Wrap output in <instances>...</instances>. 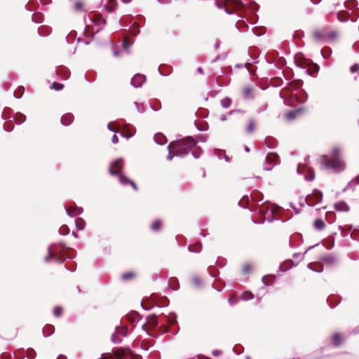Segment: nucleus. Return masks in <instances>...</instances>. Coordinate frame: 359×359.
Masks as SVG:
<instances>
[{"mask_svg": "<svg viewBox=\"0 0 359 359\" xmlns=\"http://www.w3.org/2000/svg\"><path fill=\"white\" fill-rule=\"evenodd\" d=\"M195 137L197 141L201 143L206 142L209 138V136L207 134H197Z\"/></svg>", "mask_w": 359, "mask_h": 359, "instance_id": "obj_57", "label": "nucleus"}, {"mask_svg": "<svg viewBox=\"0 0 359 359\" xmlns=\"http://www.w3.org/2000/svg\"><path fill=\"white\" fill-rule=\"evenodd\" d=\"M309 175H305L304 179L306 182H313L316 178L315 170L312 167L308 168Z\"/></svg>", "mask_w": 359, "mask_h": 359, "instance_id": "obj_40", "label": "nucleus"}, {"mask_svg": "<svg viewBox=\"0 0 359 359\" xmlns=\"http://www.w3.org/2000/svg\"><path fill=\"white\" fill-rule=\"evenodd\" d=\"M65 88V84L62 83H58L56 81L53 82L50 86V88L51 90H55V91H61Z\"/></svg>", "mask_w": 359, "mask_h": 359, "instance_id": "obj_47", "label": "nucleus"}, {"mask_svg": "<svg viewBox=\"0 0 359 359\" xmlns=\"http://www.w3.org/2000/svg\"><path fill=\"white\" fill-rule=\"evenodd\" d=\"M138 24H119L120 27H123V29H130L131 34L136 36L140 34V29L139 27H137Z\"/></svg>", "mask_w": 359, "mask_h": 359, "instance_id": "obj_26", "label": "nucleus"}, {"mask_svg": "<svg viewBox=\"0 0 359 359\" xmlns=\"http://www.w3.org/2000/svg\"><path fill=\"white\" fill-rule=\"evenodd\" d=\"M55 326L52 324H46L42 329V334L43 337L46 338L55 333Z\"/></svg>", "mask_w": 359, "mask_h": 359, "instance_id": "obj_31", "label": "nucleus"}, {"mask_svg": "<svg viewBox=\"0 0 359 359\" xmlns=\"http://www.w3.org/2000/svg\"><path fill=\"white\" fill-rule=\"evenodd\" d=\"M147 76L142 73H136L130 79V85L135 88H140L147 82Z\"/></svg>", "mask_w": 359, "mask_h": 359, "instance_id": "obj_11", "label": "nucleus"}, {"mask_svg": "<svg viewBox=\"0 0 359 359\" xmlns=\"http://www.w3.org/2000/svg\"><path fill=\"white\" fill-rule=\"evenodd\" d=\"M287 262H292V264L288 266L283 267L284 263H282L277 269V274H276L275 279L279 278L280 276H282L283 273H286L299 264V262L294 263L291 259H289Z\"/></svg>", "mask_w": 359, "mask_h": 359, "instance_id": "obj_20", "label": "nucleus"}, {"mask_svg": "<svg viewBox=\"0 0 359 359\" xmlns=\"http://www.w3.org/2000/svg\"><path fill=\"white\" fill-rule=\"evenodd\" d=\"M52 313L54 317L60 318L64 314V308L62 305H55L53 308Z\"/></svg>", "mask_w": 359, "mask_h": 359, "instance_id": "obj_36", "label": "nucleus"}, {"mask_svg": "<svg viewBox=\"0 0 359 359\" xmlns=\"http://www.w3.org/2000/svg\"><path fill=\"white\" fill-rule=\"evenodd\" d=\"M202 249H203V245L201 243H200V244L196 247L188 246V248H187V250L189 252L197 253V254L200 253L202 251Z\"/></svg>", "mask_w": 359, "mask_h": 359, "instance_id": "obj_53", "label": "nucleus"}, {"mask_svg": "<svg viewBox=\"0 0 359 359\" xmlns=\"http://www.w3.org/2000/svg\"><path fill=\"white\" fill-rule=\"evenodd\" d=\"M50 245L51 247L58 245L60 248L61 250L63 252H66L69 249H70V248L67 245L66 242H65L64 241H60L58 242H53V243H50Z\"/></svg>", "mask_w": 359, "mask_h": 359, "instance_id": "obj_43", "label": "nucleus"}, {"mask_svg": "<svg viewBox=\"0 0 359 359\" xmlns=\"http://www.w3.org/2000/svg\"><path fill=\"white\" fill-rule=\"evenodd\" d=\"M308 205L313 207L316 204L322 203L323 199V193L318 189H313L311 194L307 195Z\"/></svg>", "mask_w": 359, "mask_h": 359, "instance_id": "obj_8", "label": "nucleus"}, {"mask_svg": "<svg viewBox=\"0 0 359 359\" xmlns=\"http://www.w3.org/2000/svg\"><path fill=\"white\" fill-rule=\"evenodd\" d=\"M252 271V265L250 263H245L242 269V274L244 276L251 273Z\"/></svg>", "mask_w": 359, "mask_h": 359, "instance_id": "obj_49", "label": "nucleus"}, {"mask_svg": "<svg viewBox=\"0 0 359 359\" xmlns=\"http://www.w3.org/2000/svg\"><path fill=\"white\" fill-rule=\"evenodd\" d=\"M65 252L67 254V259H73L76 257V251L74 248H70V249H69Z\"/></svg>", "mask_w": 359, "mask_h": 359, "instance_id": "obj_62", "label": "nucleus"}, {"mask_svg": "<svg viewBox=\"0 0 359 359\" xmlns=\"http://www.w3.org/2000/svg\"><path fill=\"white\" fill-rule=\"evenodd\" d=\"M53 255L51 252V246L49 245L47 248V254L43 257V262L46 263H48L50 262V257H52Z\"/></svg>", "mask_w": 359, "mask_h": 359, "instance_id": "obj_61", "label": "nucleus"}, {"mask_svg": "<svg viewBox=\"0 0 359 359\" xmlns=\"http://www.w3.org/2000/svg\"><path fill=\"white\" fill-rule=\"evenodd\" d=\"M235 27L239 32H245L248 31L249 27L248 26V24H235Z\"/></svg>", "mask_w": 359, "mask_h": 359, "instance_id": "obj_55", "label": "nucleus"}, {"mask_svg": "<svg viewBox=\"0 0 359 359\" xmlns=\"http://www.w3.org/2000/svg\"><path fill=\"white\" fill-rule=\"evenodd\" d=\"M163 227L164 222L160 217L155 218L149 224L150 231L154 233H161L163 231Z\"/></svg>", "mask_w": 359, "mask_h": 359, "instance_id": "obj_15", "label": "nucleus"}, {"mask_svg": "<svg viewBox=\"0 0 359 359\" xmlns=\"http://www.w3.org/2000/svg\"><path fill=\"white\" fill-rule=\"evenodd\" d=\"M306 109V107L300 106L295 109L289 110L285 114V118L288 121H293L303 115Z\"/></svg>", "mask_w": 359, "mask_h": 359, "instance_id": "obj_10", "label": "nucleus"}, {"mask_svg": "<svg viewBox=\"0 0 359 359\" xmlns=\"http://www.w3.org/2000/svg\"><path fill=\"white\" fill-rule=\"evenodd\" d=\"M256 128V121L255 118H251L248 120V122L245 127V132L247 134H252L254 133Z\"/></svg>", "mask_w": 359, "mask_h": 359, "instance_id": "obj_35", "label": "nucleus"}, {"mask_svg": "<svg viewBox=\"0 0 359 359\" xmlns=\"http://www.w3.org/2000/svg\"><path fill=\"white\" fill-rule=\"evenodd\" d=\"M309 99V95L305 89H302L299 93V102L301 104H304Z\"/></svg>", "mask_w": 359, "mask_h": 359, "instance_id": "obj_48", "label": "nucleus"}, {"mask_svg": "<svg viewBox=\"0 0 359 359\" xmlns=\"http://www.w3.org/2000/svg\"><path fill=\"white\" fill-rule=\"evenodd\" d=\"M130 335V332L124 327L116 325L115 331L111 335L110 340L113 344H119L122 342L124 337Z\"/></svg>", "mask_w": 359, "mask_h": 359, "instance_id": "obj_6", "label": "nucleus"}, {"mask_svg": "<svg viewBox=\"0 0 359 359\" xmlns=\"http://www.w3.org/2000/svg\"><path fill=\"white\" fill-rule=\"evenodd\" d=\"M84 79L87 82L92 83L97 79V72L95 70H88Z\"/></svg>", "mask_w": 359, "mask_h": 359, "instance_id": "obj_33", "label": "nucleus"}, {"mask_svg": "<svg viewBox=\"0 0 359 359\" xmlns=\"http://www.w3.org/2000/svg\"><path fill=\"white\" fill-rule=\"evenodd\" d=\"M334 210L340 212H348L350 210V206L344 200H339L333 204Z\"/></svg>", "mask_w": 359, "mask_h": 359, "instance_id": "obj_18", "label": "nucleus"}, {"mask_svg": "<svg viewBox=\"0 0 359 359\" xmlns=\"http://www.w3.org/2000/svg\"><path fill=\"white\" fill-rule=\"evenodd\" d=\"M251 32L256 36H262L266 32V27L262 25L254 27Z\"/></svg>", "mask_w": 359, "mask_h": 359, "instance_id": "obj_34", "label": "nucleus"}, {"mask_svg": "<svg viewBox=\"0 0 359 359\" xmlns=\"http://www.w3.org/2000/svg\"><path fill=\"white\" fill-rule=\"evenodd\" d=\"M15 117V121L17 122V124H22L25 123L27 120V116L22 113V112H17Z\"/></svg>", "mask_w": 359, "mask_h": 359, "instance_id": "obj_45", "label": "nucleus"}, {"mask_svg": "<svg viewBox=\"0 0 359 359\" xmlns=\"http://www.w3.org/2000/svg\"><path fill=\"white\" fill-rule=\"evenodd\" d=\"M13 109L10 107H6L1 115V119L6 121L7 122L15 121V117L11 114Z\"/></svg>", "mask_w": 359, "mask_h": 359, "instance_id": "obj_25", "label": "nucleus"}, {"mask_svg": "<svg viewBox=\"0 0 359 359\" xmlns=\"http://www.w3.org/2000/svg\"><path fill=\"white\" fill-rule=\"evenodd\" d=\"M177 152L176 153V155L179 158H184L185 156H188L189 154H191V150L190 149L183 148L180 149L179 144L177 145Z\"/></svg>", "mask_w": 359, "mask_h": 359, "instance_id": "obj_38", "label": "nucleus"}, {"mask_svg": "<svg viewBox=\"0 0 359 359\" xmlns=\"http://www.w3.org/2000/svg\"><path fill=\"white\" fill-rule=\"evenodd\" d=\"M332 54V50L330 47H326L323 50H320V55L323 59H326Z\"/></svg>", "mask_w": 359, "mask_h": 359, "instance_id": "obj_56", "label": "nucleus"}, {"mask_svg": "<svg viewBox=\"0 0 359 359\" xmlns=\"http://www.w3.org/2000/svg\"><path fill=\"white\" fill-rule=\"evenodd\" d=\"M342 148L339 146H334L330 154V158L334 161V158L339 156H341Z\"/></svg>", "mask_w": 359, "mask_h": 359, "instance_id": "obj_41", "label": "nucleus"}, {"mask_svg": "<svg viewBox=\"0 0 359 359\" xmlns=\"http://www.w3.org/2000/svg\"><path fill=\"white\" fill-rule=\"evenodd\" d=\"M325 217H326L327 221L330 224H332L336 220V214L333 211H327L325 212Z\"/></svg>", "mask_w": 359, "mask_h": 359, "instance_id": "obj_46", "label": "nucleus"}, {"mask_svg": "<svg viewBox=\"0 0 359 359\" xmlns=\"http://www.w3.org/2000/svg\"><path fill=\"white\" fill-rule=\"evenodd\" d=\"M318 260L323 262L327 266H334L337 262L338 259L334 254H323L318 257Z\"/></svg>", "mask_w": 359, "mask_h": 359, "instance_id": "obj_14", "label": "nucleus"}, {"mask_svg": "<svg viewBox=\"0 0 359 359\" xmlns=\"http://www.w3.org/2000/svg\"><path fill=\"white\" fill-rule=\"evenodd\" d=\"M266 277H271V278H273V279H275L276 278V274H271V273H269V274H267V275H264V276H262V283L264 284V286L260 287V290H264L265 288V286L266 287H269V286H273V284H267V283L265 281V278Z\"/></svg>", "mask_w": 359, "mask_h": 359, "instance_id": "obj_54", "label": "nucleus"}, {"mask_svg": "<svg viewBox=\"0 0 359 359\" xmlns=\"http://www.w3.org/2000/svg\"><path fill=\"white\" fill-rule=\"evenodd\" d=\"M224 4L226 8V12L227 13H231L229 11V8L230 6H233L236 9H240L244 6L243 4L239 0H224Z\"/></svg>", "mask_w": 359, "mask_h": 359, "instance_id": "obj_23", "label": "nucleus"}, {"mask_svg": "<svg viewBox=\"0 0 359 359\" xmlns=\"http://www.w3.org/2000/svg\"><path fill=\"white\" fill-rule=\"evenodd\" d=\"M105 24H85L83 32H86V36H90L93 39L97 42L95 36L104 29Z\"/></svg>", "mask_w": 359, "mask_h": 359, "instance_id": "obj_7", "label": "nucleus"}, {"mask_svg": "<svg viewBox=\"0 0 359 359\" xmlns=\"http://www.w3.org/2000/svg\"><path fill=\"white\" fill-rule=\"evenodd\" d=\"M116 6V0H107V2L105 5L106 10L111 13L113 11L114 8Z\"/></svg>", "mask_w": 359, "mask_h": 359, "instance_id": "obj_51", "label": "nucleus"}, {"mask_svg": "<svg viewBox=\"0 0 359 359\" xmlns=\"http://www.w3.org/2000/svg\"><path fill=\"white\" fill-rule=\"evenodd\" d=\"M70 232V229L67 225H62L58 229V233L61 236H67Z\"/></svg>", "mask_w": 359, "mask_h": 359, "instance_id": "obj_52", "label": "nucleus"}, {"mask_svg": "<svg viewBox=\"0 0 359 359\" xmlns=\"http://www.w3.org/2000/svg\"><path fill=\"white\" fill-rule=\"evenodd\" d=\"M147 323L158 328L162 333H168L175 335L177 333V315L171 311L168 315L161 314L159 316L156 313H152L146 316Z\"/></svg>", "mask_w": 359, "mask_h": 359, "instance_id": "obj_1", "label": "nucleus"}, {"mask_svg": "<svg viewBox=\"0 0 359 359\" xmlns=\"http://www.w3.org/2000/svg\"><path fill=\"white\" fill-rule=\"evenodd\" d=\"M251 197L254 201L260 202L264 198V194L260 191H257V193L253 194Z\"/></svg>", "mask_w": 359, "mask_h": 359, "instance_id": "obj_58", "label": "nucleus"}, {"mask_svg": "<svg viewBox=\"0 0 359 359\" xmlns=\"http://www.w3.org/2000/svg\"><path fill=\"white\" fill-rule=\"evenodd\" d=\"M359 185V173L353 177L346 184V188L355 191V187Z\"/></svg>", "mask_w": 359, "mask_h": 359, "instance_id": "obj_37", "label": "nucleus"}, {"mask_svg": "<svg viewBox=\"0 0 359 359\" xmlns=\"http://www.w3.org/2000/svg\"><path fill=\"white\" fill-rule=\"evenodd\" d=\"M137 277V273L135 270H130L123 272L120 278L124 283H128L135 280Z\"/></svg>", "mask_w": 359, "mask_h": 359, "instance_id": "obj_17", "label": "nucleus"}, {"mask_svg": "<svg viewBox=\"0 0 359 359\" xmlns=\"http://www.w3.org/2000/svg\"><path fill=\"white\" fill-rule=\"evenodd\" d=\"M280 158L276 152H269L263 163V169L266 171H271L273 167L280 164Z\"/></svg>", "mask_w": 359, "mask_h": 359, "instance_id": "obj_5", "label": "nucleus"}, {"mask_svg": "<svg viewBox=\"0 0 359 359\" xmlns=\"http://www.w3.org/2000/svg\"><path fill=\"white\" fill-rule=\"evenodd\" d=\"M243 97L245 100H253L255 98L251 86H247L244 87L243 90Z\"/></svg>", "mask_w": 359, "mask_h": 359, "instance_id": "obj_32", "label": "nucleus"}, {"mask_svg": "<svg viewBox=\"0 0 359 359\" xmlns=\"http://www.w3.org/2000/svg\"><path fill=\"white\" fill-rule=\"evenodd\" d=\"M55 73L58 78L63 81H67L70 78L71 72L68 67L64 65L57 66L55 68Z\"/></svg>", "mask_w": 359, "mask_h": 359, "instance_id": "obj_16", "label": "nucleus"}, {"mask_svg": "<svg viewBox=\"0 0 359 359\" xmlns=\"http://www.w3.org/2000/svg\"><path fill=\"white\" fill-rule=\"evenodd\" d=\"M346 338L339 332H334L330 335V344L332 347L339 348L344 344Z\"/></svg>", "mask_w": 359, "mask_h": 359, "instance_id": "obj_12", "label": "nucleus"}, {"mask_svg": "<svg viewBox=\"0 0 359 359\" xmlns=\"http://www.w3.org/2000/svg\"><path fill=\"white\" fill-rule=\"evenodd\" d=\"M313 227L318 231H322L326 227V224L322 217H316L313 222Z\"/></svg>", "mask_w": 359, "mask_h": 359, "instance_id": "obj_28", "label": "nucleus"}, {"mask_svg": "<svg viewBox=\"0 0 359 359\" xmlns=\"http://www.w3.org/2000/svg\"><path fill=\"white\" fill-rule=\"evenodd\" d=\"M154 141L156 144L163 146L167 143V138L163 135V133L158 132L154 134Z\"/></svg>", "mask_w": 359, "mask_h": 359, "instance_id": "obj_29", "label": "nucleus"}, {"mask_svg": "<svg viewBox=\"0 0 359 359\" xmlns=\"http://www.w3.org/2000/svg\"><path fill=\"white\" fill-rule=\"evenodd\" d=\"M334 163H330L323 158L320 159V165L322 170H332L334 173L339 174L342 172L346 169V162L342 156H337L334 158Z\"/></svg>", "mask_w": 359, "mask_h": 359, "instance_id": "obj_3", "label": "nucleus"}, {"mask_svg": "<svg viewBox=\"0 0 359 359\" xmlns=\"http://www.w3.org/2000/svg\"><path fill=\"white\" fill-rule=\"evenodd\" d=\"M133 43L130 44L127 43L125 41H122L121 43V46L118 48H111V53L114 57H121L123 53H126L127 55H130V48L133 46Z\"/></svg>", "mask_w": 359, "mask_h": 359, "instance_id": "obj_9", "label": "nucleus"}, {"mask_svg": "<svg viewBox=\"0 0 359 359\" xmlns=\"http://www.w3.org/2000/svg\"><path fill=\"white\" fill-rule=\"evenodd\" d=\"M37 32L40 36L46 37L52 32V27L46 24H43L38 27Z\"/></svg>", "mask_w": 359, "mask_h": 359, "instance_id": "obj_27", "label": "nucleus"}, {"mask_svg": "<svg viewBox=\"0 0 359 359\" xmlns=\"http://www.w3.org/2000/svg\"><path fill=\"white\" fill-rule=\"evenodd\" d=\"M184 143H179L180 149L187 148L191 150L192 148L199 147L198 145V141L196 139L195 135H187L183 137Z\"/></svg>", "mask_w": 359, "mask_h": 359, "instance_id": "obj_13", "label": "nucleus"}, {"mask_svg": "<svg viewBox=\"0 0 359 359\" xmlns=\"http://www.w3.org/2000/svg\"><path fill=\"white\" fill-rule=\"evenodd\" d=\"M86 4L83 0H75L72 8L75 12H83L86 11Z\"/></svg>", "mask_w": 359, "mask_h": 359, "instance_id": "obj_30", "label": "nucleus"}, {"mask_svg": "<svg viewBox=\"0 0 359 359\" xmlns=\"http://www.w3.org/2000/svg\"><path fill=\"white\" fill-rule=\"evenodd\" d=\"M191 283L198 290L202 289L203 287V280L198 276L192 277Z\"/></svg>", "mask_w": 359, "mask_h": 359, "instance_id": "obj_39", "label": "nucleus"}, {"mask_svg": "<svg viewBox=\"0 0 359 359\" xmlns=\"http://www.w3.org/2000/svg\"><path fill=\"white\" fill-rule=\"evenodd\" d=\"M341 296L339 294H330L327 298V303L330 309H334L341 303Z\"/></svg>", "mask_w": 359, "mask_h": 359, "instance_id": "obj_19", "label": "nucleus"}, {"mask_svg": "<svg viewBox=\"0 0 359 359\" xmlns=\"http://www.w3.org/2000/svg\"><path fill=\"white\" fill-rule=\"evenodd\" d=\"M127 318L133 324L132 329H134L135 325L142 319V316L139 312L136 311H130L127 314Z\"/></svg>", "mask_w": 359, "mask_h": 359, "instance_id": "obj_21", "label": "nucleus"}, {"mask_svg": "<svg viewBox=\"0 0 359 359\" xmlns=\"http://www.w3.org/2000/svg\"><path fill=\"white\" fill-rule=\"evenodd\" d=\"M232 102L233 100L230 97L226 96L224 98L221 99L220 104L223 108L229 109L231 107Z\"/></svg>", "mask_w": 359, "mask_h": 359, "instance_id": "obj_42", "label": "nucleus"}, {"mask_svg": "<svg viewBox=\"0 0 359 359\" xmlns=\"http://www.w3.org/2000/svg\"><path fill=\"white\" fill-rule=\"evenodd\" d=\"M116 177L118 178V181L119 184L123 187H128L130 186V183L131 182L132 180L130 177H129L125 172H122L119 174H118V176Z\"/></svg>", "mask_w": 359, "mask_h": 359, "instance_id": "obj_24", "label": "nucleus"}, {"mask_svg": "<svg viewBox=\"0 0 359 359\" xmlns=\"http://www.w3.org/2000/svg\"><path fill=\"white\" fill-rule=\"evenodd\" d=\"M312 36L316 43L334 44L340 39L341 34L337 29L318 28L313 30Z\"/></svg>", "mask_w": 359, "mask_h": 359, "instance_id": "obj_2", "label": "nucleus"}, {"mask_svg": "<svg viewBox=\"0 0 359 359\" xmlns=\"http://www.w3.org/2000/svg\"><path fill=\"white\" fill-rule=\"evenodd\" d=\"M74 115L71 113L68 112L65 114H63L60 118V123L64 126H69L72 125V123L74 122Z\"/></svg>", "mask_w": 359, "mask_h": 359, "instance_id": "obj_22", "label": "nucleus"}, {"mask_svg": "<svg viewBox=\"0 0 359 359\" xmlns=\"http://www.w3.org/2000/svg\"><path fill=\"white\" fill-rule=\"evenodd\" d=\"M133 104L136 107V109L139 113L143 114L146 111V109L143 103H140L137 101H134Z\"/></svg>", "mask_w": 359, "mask_h": 359, "instance_id": "obj_59", "label": "nucleus"}, {"mask_svg": "<svg viewBox=\"0 0 359 359\" xmlns=\"http://www.w3.org/2000/svg\"><path fill=\"white\" fill-rule=\"evenodd\" d=\"M195 151H191V155L192 156L196 158V159H198L203 154V148L199 146V147H196V148L195 149Z\"/></svg>", "mask_w": 359, "mask_h": 359, "instance_id": "obj_50", "label": "nucleus"}, {"mask_svg": "<svg viewBox=\"0 0 359 359\" xmlns=\"http://www.w3.org/2000/svg\"><path fill=\"white\" fill-rule=\"evenodd\" d=\"M233 351L237 354V355H240L241 354L243 351H244V347L243 345L240 344H236L233 347Z\"/></svg>", "mask_w": 359, "mask_h": 359, "instance_id": "obj_60", "label": "nucleus"}, {"mask_svg": "<svg viewBox=\"0 0 359 359\" xmlns=\"http://www.w3.org/2000/svg\"><path fill=\"white\" fill-rule=\"evenodd\" d=\"M255 296H254V294L250 291V290H246L245 292H243L241 295V298L243 301H249V300H251L252 299H254Z\"/></svg>", "mask_w": 359, "mask_h": 359, "instance_id": "obj_44", "label": "nucleus"}, {"mask_svg": "<svg viewBox=\"0 0 359 359\" xmlns=\"http://www.w3.org/2000/svg\"><path fill=\"white\" fill-rule=\"evenodd\" d=\"M15 128V126L12 123V122L10 123L9 122L7 123V124L4 123L3 125V129L4 131L7 133H11L13 130Z\"/></svg>", "mask_w": 359, "mask_h": 359, "instance_id": "obj_63", "label": "nucleus"}, {"mask_svg": "<svg viewBox=\"0 0 359 359\" xmlns=\"http://www.w3.org/2000/svg\"><path fill=\"white\" fill-rule=\"evenodd\" d=\"M125 159L122 156L117 157L110 161L108 167V172L112 177L118 176V174L124 172Z\"/></svg>", "mask_w": 359, "mask_h": 359, "instance_id": "obj_4", "label": "nucleus"}, {"mask_svg": "<svg viewBox=\"0 0 359 359\" xmlns=\"http://www.w3.org/2000/svg\"><path fill=\"white\" fill-rule=\"evenodd\" d=\"M313 263L311 262V263H309L307 264V268L312 271H314L316 273H321L323 271V267H320L318 269H316V267H313Z\"/></svg>", "mask_w": 359, "mask_h": 359, "instance_id": "obj_64", "label": "nucleus"}]
</instances>
